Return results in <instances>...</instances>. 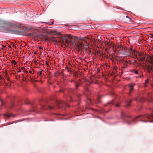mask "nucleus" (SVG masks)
Instances as JSON below:
<instances>
[{"label":"nucleus","instance_id":"1","mask_svg":"<svg viewBox=\"0 0 153 153\" xmlns=\"http://www.w3.org/2000/svg\"><path fill=\"white\" fill-rule=\"evenodd\" d=\"M137 55L139 57H138L139 59H138L139 61L146 62L147 60L152 65L151 66L148 65L147 68L149 71H152L153 72V56H149L145 53H141L139 51L137 52Z\"/></svg>","mask_w":153,"mask_h":153},{"label":"nucleus","instance_id":"2","mask_svg":"<svg viewBox=\"0 0 153 153\" xmlns=\"http://www.w3.org/2000/svg\"><path fill=\"white\" fill-rule=\"evenodd\" d=\"M140 117H141V118L142 119L141 120V121L142 122H153V115H149V114L141 115L137 116L135 119L132 120V121L135 122V119Z\"/></svg>","mask_w":153,"mask_h":153},{"label":"nucleus","instance_id":"3","mask_svg":"<svg viewBox=\"0 0 153 153\" xmlns=\"http://www.w3.org/2000/svg\"><path fill=\"white\" fill-rule=\"evenodd\" d=\"M71 38V36L68 34H65L63 35L62 36V40L60 41V42L64 45L66 46V44L68 45L69 43L70 42V39H69Z\"/></svg>","mask_w":153,"mask_h":153},{"label":"nucleus","instance_id":"4","mask_svg":"<svg viewBox=\"0 0 153 153\" xmlns=\"http://www.w3.org/2000/svg\"><path fill=\"white\" fill-rule=\"evenodd\" d=\"M6 32L19 35H24V33L22 31L16 30L14 29L10 28L7 29Z\"/></svg>","mask_w":153,"mask_h":153},{"label":"nucleus","instance_id":"5","mask_svg":"<svg viewBox=\"0 0 153 153\" xmlns=\"http://www.w3.org/2000/svg\"><path fill=\"white\" fill-rule=\"evenodd\" d=\"M118 52L121 55L124 56L125 57L129 56L130 53H128L127 51H126L125 48L123 46L120 47V50Z\"/></svg>","mask_w":153,"mask_h":153},{"label":"nucleus","instance_id":"6","mask_svg":"<svg viewBox=\"0 0 153 153\" xmlns=\"http://www.w3.org/2000/svg\"><path fill=\"white\" fill-rule=\"evenodd\" d=\"M56 101L57 105L59 108H61L62 107H64V105H66V104L65 102H63L62 101L60 100H54Z\"/></svg>","mask_w":153,"mask_h":153},{"label":"nucleus","instance_id":"7","mask_svg":"<svg viewBox=\"0 0 153 153\" xmlns=\"http://www.w3.org/2000/svg\"><path fill=\"white\" fill-rule=\"evenodd\" d=\"M71 45H72V47H73L74 48H75L76 49H77V48H79V47L78 42L77 44H76L74 40H71Z\"/></svg>","mask_w":153,"mask_h":153},{"label":"nucleus","instance_id":"8","mask_svg":"<svg viewBox=\"0 0 153 153\" xmlns=\"http://www.w3.org/2000/svg\"><path fill=\"white\" fill-rule=\"evenodd\" d=\"M45 105H42V108H43L45 109H47V107L50 109H52L53 108L51 106H50L49 104H48L47 102L45 104Z\"/></svg>","mask_w":153,"mask_h":153},{"label":"nucleus","instance_id":"9","mask_svg":"<svg viewBox=\"0 0 153 153\" xmlns=\"http://www.w3.org/2000/svg\"><path fill=\"white\" fill-rule=\"evenodd\" d=\"M131 53V55H134V56L135 57V58L137 59H139L138 57L137 56V52L135 50H134L133 51H132Z\"/></svg>","mask_w":153,"mask_h":153},{"label":"nucleus","instance_id":"10","mask_svg":"<svg viewBox=\"0 0 153 153\" xmlns=\"http://www.w3.org/2000/svg\"><path fill=\"white\" fill-rule=\"evenodd\" d=\"M126 50H127V51L128 53H130L129 56H131V52L132 51V48H126Z\"/></svg>","mask_w":153,"mask_h":153},{"label":"nucleus","instance_id":"11","mask_svg":"<svg viewBox=\"0 0 153 153\" xmlns=\"http://www.w3.org/2000/svg\"><path fill=\"white\" fill-rule=\"evenodd\" d=\"M134 86V85L133 84L129 85V88L130 92H131L133 90Z\"/></svg>","mask_w":153,"mask_h":153},{"label":"nucleus","instance_id":"12","mask_svg":"<svg viewBox=\"0 0 153 153\" xmlns=\"http://www.w3.org/2000/svg\"><path fill=\"white\" fill-rule=\"evenodd\" d=\"M76 82V84H75V87L76 88H77L79 87L81 85V83L79 82Z\"/></svg>","mask_w":153,"mask_h":153},{"label":"nucleus","instance_id":"13","mask_svg":"<svg viewBox=\"0 0 153 153\" xmlns=\"http://www.w3.org/2000/svg\"><path fill=\"white\" fill-rule=\"evenodd\" d=\"M132 100H130L128 101L126 104V106H128L130 105V103H131L132 102Z\"/></svg>","mask_w":153,"mask_h":153},{"label":"nucleus","instance_id":"14","mask_svg":"<svg viewBox=\"0 0 153 153\" xmlns=\"http://www.w3.org/2000/svg\"><path fill=\"white\" fill-rule=\"evenodd\" d=\"M51 40L53 41V42H56L57 41V40H56V39L55 38H54V37H52L51 38Z\"/></svg>","mask_w":153,"mask_h":153},{"label":"nucleus","instance_id":"15","mask_svg":"<svg viewBox=\"0 0 153 153\" xmlns=\"http://www.w3.org/2000/svg\"><path fill=\"white\" fill-rule=\"evenodd\" d=\"M79 47L78 48L79 49H81L82 48V46L83 45V44L82 43H79Z\"/></svg>","mask_w":153,"mask_h":153},{"label":"nucleus","instance_id":"16","mask_svg":"<svg viewBox=\"0 0 153 153\" xmlns=\"http://www.w3.org/2000/svg\"><path fill=\"white\" fill-rule=\"evenodd\" d=\"M9 25H10V26H11L13 27H16L17 26V25L14 24H13L12 23L10 24Z\"/></svg>","mask_w":153,"mask_h":153},{"label":"nucleus","instance_id":"17","mask_svg":"<svg viewBox=\"0 0 153 153\" xmlns=\"http://www.w3.org/2000/svg\"><path fill=\"white\" fill-rule=\"evenodd\" d=\"M28 36H31V37H33L35 36L34 35V33H30L27 35Z\"/></svg>","mask_w":153,"mask_h":153},{"label":"nucleus","instance_id":"18","mask_svg":"<svg viewBox=\"0 0 153 153\" xmlns=\"http://www.w3.org/2000/svg\"><path fill=\"white\" fill-rule=\"evenodd\" d=\"M11 63L15 65L17 64L16 62L14 60H12L11 61Z\"/></svg>","mask_w":153,"mask_h":153},{"label":"nucleus","instance_id":"19","mask_svg":"<svg viewBox=\"0 0 153 153\" xmlns=\"http://www.w3.org/2000/svg\"><path fill=\"white\" fill-rule=\"evenodd\" d=\"M38 76H41L42 75V72L41 71H39L37 73Z\"/></svg>","mask_w":153,"mask_h":153},{"label":"nucleus","instance_id":"20","mask_svg":"<svg viewBox=\"0 0 153 153\" xmlns=\"http://www.w3.org/2000/svg\"><path fill=\"white\" fill-rule=\"evenodd\" d=\"M145 99L143 98H141L140 100V102H143L145 101Z\"/></svg>","mask_w":153,"mask_h":153},{"label":"nucleus","instance_id":"21","mask_svg":"<svg viewBox=\"0 0 153 153\" xmlns=\"http://www.w3.org/2000/svg\"><path fill=\"white\" fill-rule=\"evenodd\" d=\"M39 48L40 49H41V50H43V48H44V49H45L44 48V47L42 48V47H41V46H40V47H39Z\"/></svg>","mask_w":153,"mask_h":153},{"label":"nucleus","instance_id":"22","mask_svg":"<svg viewBox=\"0 0 153 153\" xmlns=\"http://www.w3.org/2000/svg\"><path fill=\"white\" fill-rule=\"evenodd\" d=\"M113 100H112L111 101V102H109L108 103V104H113Z\"/></svg>","mask_w":153,"mask_h":153},{"label":"nucleus","instance_id":"23","mask_svg":"<svg viewBox=\"0 0 153 153\" xmlns=\"http://www.w3.org/2000/svg\"><path fill=\"white\" fill-rule=\"evenodd\" d=\"M117 67H114V69L115 71H117Z\"/></svg>","mask_w":153,"mask_h":153},{"label":"nucleus","instance_id":"24","mask_svg":"<svg viewBox=\"0 0 153 153\" xmlns=\"http://www.w3.org/2000/svg\"><path fill=\"white\" fill-rule=\"evenodd\" d=\"M126 17L127 18H128V19H129V20H131V19L130 18H129L128 16H126Z\"/></svg>","mask_w":153,"mask_h":153},{"label":"nucleus","instance_id":"25","mask_svg":"<svg viewBox=\"0 0 153 153\" xmlns=\"http://www.w3.org/2000/svg\"><path fill=\"white\" fill-rule=\"evenodd\" d=\"M7 116H8V117H10L11 116H14V115H7Z\"/></svg>","mask_w":153,"mask_h":153},{"label":"nucleus","instance_id":"26","mask_svg":"<svg viewBox=\"0 0 153 153\" xmlns=\"http://www.w3.org/2000/svg\"><path fill=\"white\" fill-rule=\"evenodd\" d=\"M46 65H47L48 66H49V63L47 62H46Z\"/></svg>","mask_w":153,"mask_h":153},{"label":"nucleus","instance_id":"27","mask_svg":"<svg viewBox=\"0 0 153 153\" xmlns=\"http://www.w3.org/2000/svg\"><path fill=\"white\" fill-rule=\"evenodd\" d=\"M120 105H119V104H117L116 105V107H119L120 106Z\"/></svg>","mask_w":153,"mask_h":153},{"label":"nucleus","instance_id":"28","mask_svg":"<svg viewBox=\"0 0 153 153\" xmlns=\"http://www.w3.org/2000/svg\"><path fill=\"white\" fill-rule=\"evenodd\" d=\"M16 45H15V44H13V46L14 47H15V48H16Z\"/></svg>","mask_w":153,"mask_h":153},{"label":"nucleus","instance_id":"29","mask_svg":"<svg viewBox=\"0 0 153 153\" xmlns=\"http://www.w3.org/2000/svg\"><path fill=\"white\" fill-rule=\"evenodd\" d=\"M135 73L136 74H137L138 73V72L137 71H135Z\"/></svg>","mask_w":153,"mask_h":153},{"label":"nucleus","instance_id":"30","mask_svg":"<svg viewBox=\"0 0 153 153\" xmlns=\"http://www.w3.org/2000/svg\"><path fill=\"white\" fill-rule=\"evenodd\" d=\"M100 56H102V57H103V55H102V54H101V53H100Z\"/></svg>","mask_w":153,"mask_h":153},{"label":"nucleus","instance_id":"31","mask_svg":"<svg viewBox=\"0 0 153 153\" xmlns=\"http://www.w3.org/2000/svg\"><path fill=\"white\" fill-rule=\"evenodd\" d=\"M29 72L31 74V73H32V71H29Z\"/></svg>","mask_w":153,"mask_h":153},{"label":"nucleus","instance_id":"32","mask_svg":"<svg viewBox=\"0 0 153 153\" xmlns=\"http://www.w3.org/2000/svg\"><path fill=\"white\" fill-rule=\"evenodd\" d=\"M29 102H28V103L26 102L25 104L26 105H27V104H29Z\"/></svg>","mask_w":153,"mask_h":153},{"label":"nucleus","instance_id":"33","mask_svg":"<svg viewBox=\"0 0 153 153\" xmlns=\"http://www.w3.org/2000/svg\"><path fill=\"white\" fill-rule=\"evenodd\" d=\"M37 52L36 51V52H34V54H37Z\"/></svg>","mask_w":153,"mask_h":153},{"label":"nucleus","instance_id":"34","mask_svg":"<svg viewBox=\"0 0 153 153\" xmlns=\"http://www.w3.org/2000/svg\"><path fill=\"white\" fill-rule=\"evenodd\" d=\"M21 72V71H17V72Z\"/></svg>","mask_w":153,"mask_h":153},{"label":"nucleus","instance_id":"35","mask_svg":"<svg viewBox=\"0 0 153 153\" xmlns=\"http://www.w3.org/2000/svg\"><path fill=\"white\" fill-rule=\"evenodd\" d=\"M8 47H9V48H11V46H10V45H8Z\"/></svg>","mask_w":153,"mask_h":153},{"label":"nucleus","instance_id":"36","mask_svg":"<svg viewBox=\"0 0 153 153\" xmlns=\"http://www.w3.org/2000/svg\"><path fill=\"white\" fill-rule=\"evenodd\" d=\"M22 70H24V68L23 67L22 68Z\"/></svg>","mask_w":153,"mask_h":153},{"label":"nucleus","instance_id":"37","mask_svg":"<svg viewBox=\"0 0 153 153\" xmlns=\"http://www.w3.org/2000/svg\"><path fill=\"white\" fill-rule=\"evenodd\" d=\"M13 105H14V104H13V103H12V106H13Z\"/></svg>","mask_w":153,"mask_h":153},{"label":"nucleus","instance_id":"38","mask_svg":"<svg viewBox=\"0 0 153 153\" xmlns=\"http://www.w3.org/2000/svg\"><path fill=\"white\" fill-rule=\"evenodd\" d=\"M72 81H74V82H76L75 81H74V80H72L71 81V82Z\"/></svg>","mask_w":153,"mask_h":153},{"label":"nucleus","instance_id":"39","mask_svg":"<svg viewBox=\"0 0 153 153\" xmlns=\"http://www.w3.org/2000/svg\"><path fill=\"white\" fill-rule=\"evenodd\" d=\"M2 46H3V48H4L5 47V46L4 45H3Z\"/></svg>","mask_w":153,"mask_h":153},{"label":"nucleus","instance_id":"40","mask_svg":"<svg viewBox=\"0 0 153 153\" xmlns=\"http://www.w3.org/2000/svg\"><path fill=\"white\" fill-rule=\"evenodd\" d=\"M148 79H146V82H147V81H148Z\"/></svg>","mask_w":153,"mask_h":153},{"label":"nucleus","instance_id":"41","mask_svg":"<svg viewBox=\"0 0 153 153\" xmlns=\"http://www.w3.org/2000/svg\"><path fill=\"white\" fill-rule=\"evenodd\" d=\"M128 123L129 124H130L129 122H128Z\"/></svg>","mask_w":153,"mask_h":153},{"label":"nucleus","instance_id":"42","mask_svg":"<svg viewBox=\"0 0 153 153\" xmlns=\"http://www.w3.org/2000/svg\"><path fill=\"white\" fill-rule=\"evenodd\" d=\"M86 40L85 39V40H84L85 41H86Z\"/></svg>","mask_w":153,"mask_h":153},{"label":"nucleus","instance_id":"43","mask_svg":"<svg viewBox=\"0 0 153 153\" xmlns=\"http://www.w3.org/2000/svg\"><path fill=\"white\" fill-rule=\"evenodd\" d=\"M2 104H3V102H2Z\"/></svg>","mask_w":153,"mask_h":153},{"label":"nucleus","instance_id":"44","mask_svg":"<svg viewBox=\"0 0 153 153\" xmlns=\"http://www.w3.org/2000/svg\"><path fill=\"white\" fill-rule=\"evenodd\" d=\"M135 100H137V98H135Z\"/></svg>","mask_w":153,"mask_h":153}]
</instances>
